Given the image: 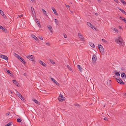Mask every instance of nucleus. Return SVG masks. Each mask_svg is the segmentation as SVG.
Returning <instances> with one entry per match:
<instances>
[{
    "label": "nucleus",
    "mask_w": 126,
    "mask_h": 126,
    "mask_svg": "<svg viewBox=\"0 0 126 126\" xmlns=\"http://www.w3.org/2000/svg\"><path fill=\"white\" fill-rule=\"evenodd\" d=\"M39 62L43 66L45 67L46 66V65L43 61L40 60Z\"/></svg>",
    "instance_id": "2eb2a0df"
},
{
    "label": "nucleus",
    "mask_w": 126,
    "mask_h": 126,
    "mask_svg": "<svg viewBox=\"0 0 126 126\" xmlns=\"http://www.w3.org/2000/svg\"><path fill=\"white\" fill-rule=\"evenodd\" d=\"M23 15H21L19 16H19L20 17H21L23 16Z\"/></svg>",
    "instance_id": "6e6d98bb"
},
{
    "label": "nucleus",
    "mask_w": 126,
    "mask_h": 126,
    "mask_svg": "<svg viewBox=\"0 0 126 126\" xmlns=\"http://www.w3.org/2000/svg\"><path fill=\"white\" fill-rule=\"evenodd\" d=\"M9 114H10L9 112L7 113L6 114V115L7 116H8L9 115Z\"/></svg>",
    "instance_id": "8fccbe9b"
},
{
    "label": "nucleus",
    "mask_w": 126,
    "mask_h": 126,
    "mask_svg": "<svg viewBox=\"0 0 126 126\" xmlns=\"http://www.w3.org/2000/svg\"><path fill=\"white\" fill-rule=\"evenodd\" d=\"M32 110L34 111H35V110L34 109H32Z\"/></svg>",
    "instance_id": "e2e57ef3"
},
{
    "label": "nucleus",
    "mask_w": 126,
    "mask_h": 126,
    "mask_svg": "<svg viewBox=\"0 0 126 126\" xmlns=\"http://www.w3.org/2000/svg\"><path fill=\"white\" fill-rule=\"evenodd\" d=\"M125 95L126 96V93H125Z\"/></svg>",
    "instance_id": "338daca9"
},
{
    "label": "nucleus",
    "mask_w": 126,
    "mask_h": 126,
    "mask_svg": "<svg viewBox=\"0 0 126 126\" xmlns=\"http://www.w3.org/2000/svg\"><path fill=\"white\" fill-rule=\"evenodd\" d=\"M32 38H34L35 40H36V41H37L38 40V39L34 35L32 34Z\"/></svg>",
    "instance_id": "a211bd4d"
},
{
    "label": "nucleus",
    "mask_w": 126,
    "mask_h": 126,
    "mask_svg": "<svg viewBox=\"0 0 126 126\" xmlns=\"http://www.w3.org/2000/svg\"><path fill=\"white\" fill-rule=\"evenodd\" d=\"M75 106H79V104H77V103L75 104Z\"/></svg>",
    "instance_id": "3c124183"
},
{
    "label": "nucleus",
    "mask_w": 126,
    "mask_h": 126,
    "mask_svg": "<svg viewBox=\"0 0 126 126\" xmlns=\"http://www.w3.org/2000/svg\"><path fill=\"white\" fill-rule=\"evenodd\" d=\"M98 48L101 53H103L104 52V50L102 46L100 44H98Z\"/></svg>",
    "instance_id": "7ed1b4c3"
},
{
    "label": "nucleus",
    "mask_w": 126,
    "mask_h": 126,
    "mask_svg": "<svg viewBox=\"0 0 126 126\" xmlns=\"http://www.w3.org/2000/svg\"><path fill=\"white\" fill-rule=\"evenodd\" d=\"M0 57L5 60H8V57L7 56L4 55H0Z\"/></svg>",
    "instance_id": "423d86ee"
},
{
    "label": "nucleus",
    "mask_w": 126,
    "mask_h": 126,
    "mask_svg": "<svg viewBox=\"0 0 126 126\" xmlns=\"http://www.w3.org/2000/svg\"><path fill=\"white\" fill-rule=\"evenodd\" d=\"M10 92L11 93H13L12 92V91H10Z\"/></svg>",
    "instance_id": "69168bd1"
},
{
    "label": "nucleus",
    "mask_w": 126,
    "mask_h": 126,
    "mask_svg": "<svg viewBox=\"0 0 126 126\" xmlns=\"http://www.w3.org/2000/svg\"><path fill=\"white\" fill-rule=\"evenodd\" d=\"M55 21L57 25H58L59 23L58 20L56 19H55Z\"/></svg>",
    "instance_id": "c85d7f7f"
},
{
    "label": "nucleus",
    "mask_w": 126,
    "mask_h": 126,
    "mask_svg": "<svg viewBox=\"0 0 126 126\" xmlns=\"http://www.w3.org/2000/svg\"><path fill=\"white\" fill-rule=\"evenodd\" d=\"M42 11L44 13L45 15L46 16H47V14H46V12L44 9H42Z\"/></svg>",
    "instance_id": "b1692460"
},
{
    "label": "nucleus",
    "mask_w": 126,
    "mask_h": 126,
    "mask_svg": "<svg viewBox=\"0 0 126 126\" xmlns=\"http://www.w3.org/2000/svg\"><path fill=\"white\" fill-rule=\"evenodd\" d=\"M118 78L119 79L117 81L118 83L121 84H124V82L120 78Z\"/></svg>",
    "instance_id": "0eeeda50"
},
{
    "label": "nucleus",
    "mask_w": 126,
    "mask_h": 126,
    "mask_svg": "<svg viewBox=\"0 0 126 126\" xmlns=\"http://www.w3.org/2000/svg\"><path fill=\"white\" fill-rule=\"evenodd\" d=\"M13 81L14 83L17 86V87L19 86V83L17 82L15 80H13Z\"/></svg>",
    "instance_id": "9b49d317"
},
{
    "label": "nucleus",
    "mask_w": 126,
    "mask_h": 126,
    "mask_svg": "<svg viewBox=\"0 0 126 126\" xmlns=\"http://www.w3.org/2000/svg\"><path fill=\"white\" fill-rule=\"evenodd\" d=\"M64 98L61 94H60V96L58 97V100L61 102H62L64 100Z\"/></svg>",
    "instance_id": "20e7f679"
},
{
    "label": "nucleus",
    "mask_w": 126,
    "mask_h": 126,
    "mask_svg": "<svg viewBox=\"0 0 126 126\" xmlns=\"http://www.w3.org/2000/svg\"><path fill=\"white\" fill-rule=\"evenodd\" d=\"M118 9L120 11L122 12L125 15H126V12L122 9H121L119 7L118 8Z\"/></svg>",
    "instance_id": "4468645a"
},
{
    "label": "nucleus",
    "mask_w": 126,
    "mask_h": 126,
    "mask_svg": "<svg viewBox=\"0 0 126 126\" xmlns=\"http://www.w3.org/2000/svg\"><path fill=\"white\" fill-rule=\"evenodd\" d=\"M102 41L103 42H105L106 43H107V41L104 39H102Z\"/></svg>",
    "instance_id": "4c0bfd02"
},
{
    "label": "nucleus",
    "mask_w": 126,
    "mask_h": 126,
    "mask_svg": "<svg viewBox=\"0 0 126 126\" xmlns=\"http://www.w3.org/2000/svg\"><path fill=\"white\" fill-rule=\"evenodd\" d=\"M87 25L89 27H91V25H92V24L90 22H87Z\"/></svg>",
    "instance_id": "c9c22d12"
},
{
    "label": "nucleus",
    "mask_w": 126,
    "mask_h": 126,
    "mask_svg": "<svg viewBox=\"0 0 126 126\" xmlns=\"http://www.w3.org/2000/svg\"><path fill=\"white\" fill-rule=\"evenodd\" d=\"M121 77L124 79L126 78V74L124 73H121Z\"/></svg>",
    "instance_id": "dca6fc26"
},
{
    "label": "nucleus",
    "mask_w": 126,
    "mask_h": 126,
    "mask_svg": "<svg viewBox=\"0 0 126 126\" xmlns=\"http://www.w3.org/2000/svg\"><path fill=\"white\" fill-rule=\"evenodd\" d=\"M27 57L29 59L32 61H34L35 59V57L32 55H28L27 56Z\"/></svg>",
    "instance_id": "f03ea898"
},
{
    "label": "nucleus",
    "mask_w": 126,
    "mask_h": 126,
    "mask_svg": "<svg viewBox=\"0 0 126 126\" xmlns=\"http://www.w3.org/2000/svg\"><path fill=\"white\" fill-rule=\"evenodd\" d=\"M39 39H40L41 40H43V38H42V37H39Z\"/></svg>",
    "instance_id": "4d7b16f0"
},
{
    "label": "nucleus",
    "mask_w": 126,
    "mask_h": 126,
    "mask_svg": "<svg viewBox=\"0 0 126 126\" xmlns=\"http://www.w3.org/2000/svg\"><path fill=\"white\" fill-rule=\"evenodd\" d=\"M121 1L124 5H125L126 4V2L125 1L123 0H120Z\"/></svg>",
    "instance_id": "bb28decb"
},
{
    "label": "nucleus",
    "mask_w": 126,
    "mask_h": 126,
    "mask_svg": "<svg viewBox=\"0 0 126 126\" xmlns=\"http://www.w3.org/2000/svg\"><path fill=\"white\" fill-rule=\"evenodd\" d=\"M66 6L68 8H69L70 7V6L69 5H66Z\"/></svg>",
    "instance_id": "13d9d810"
},
{
    "label": "nucleus",
    "mask_w": 126,
    "mask_h": 126,
    "mask_svg": "<svg viewBox=\"0 0 126 126\" xmlns=\"http://www.w3.org/2000/svg\"><path fill=\"white\" fill-rule=\"evenodd\" d=\"M36 23L38 24V26L39 27H41V26L40 24V22H39V20L37 19H36Z\"/></svg>",
    "instance_id": "6ab92c4d"
},
{
    "label": "nucleus",
    "mask_w": 126,
    "mask_h": 126,
    "mask_svg": "<svg viewBox=\"0 0 126 126\" xmlns=\"http://www.w3.org/2000/svg\"><path fill=\"white\" fill-rule=\"evenodd\" d=\"M99 2H101V0H97Z\"/></svg>",
    "instance_id": "680f3d73"
},
{
    "label": "nucleus",
    "mask_w": 126,
    "mask_h": 126,
    "mask_svg": "<svg viewBox=\"0 0 126 126\" xmlns=\"http://www.w3.org/2000/svg\"><path fill=\"white\" fill-rule=\"evenodd\" d=\"M47 45V46H49L50 44L49 43H46Z\"/></svg>",
    "instance_id": "603ef678"
},
{
    "label": "nucleus",
    "mask_w": 126,
    "mask_h": 126,
    "mask_svg": "<svg viewBox=\"0 0 126 126\" xmlns=\"http://www.w3.org/2000/svg\"><path fill=\"white\" fill-rule=\"evenodd\" d=\"M63 36H64V37L65 38H67V35L66 34H63Z\"/></svg>",
    "instance_id": "79ce46f5"
},
{
    "label": "nucleus",
    "mask_w": 126,
    "mask_h": 126,
    "mask_svg": "<svg viewBox=\"0 0 126 126\" xmlns=\"http://www.w3.org/2000/svg\"><path fill=\"white\" fill-rule=\"evenodd\" d=\"M50 62L52 63L53 64H55V62H54L53 61L51 60H50Z\"/></svg>",
    "instance_id": "e433bc0d"
},
{
    "label": "nucleus",
    "mask_w": 126,
    "mask_h": 126,
    "mask_svg": "<svg viewBox=\"0 0 126 126\" xmlns=\"http://www.w3.org/2000/svg\"><path fill=\"white\" fill-rule=\"evenodd\" d=\"M122 20L124 22L126 23V19L124 18V19H122Z\"/></svg>",
    "instance_id": "a19ab883"
},
{
    "label": "nucleus",
    "mask_w": 126,
    "mask_h": 126,
    "mask_svg": "<svg viewBox=\"0 0 126 126\" xmlns=\"http://www.w3.org/2000/svg\"><path fill=\"white\" fill-rule=\"evenodd\" d=\"M51 80L53 81V82L56 84L58 86L59 85V84L58 82H57L54 78H51Z\"/></svg>",
    "instance_id": "1a4fd4ad"
},
{
    "label": "nucleus",
    "mask_w": 126,
    "mask_h": 126,
    "mask_svg": "<svg viewBox=\"0 0 126 126\" xmlns=\"http://www.w3.org/2000/svg\"><path fill=\"white\" fill-rule=\"evenodd\" d=\"M0 29H1L5 33H6L7 32V29L5 28H3L0 25Z\"/></svg>",
    "instance_id": "6e6552de"
},
{
    "label": "nucleus",
    "mask_w": 126,
    "mask_h": 126,
    "mask_svg": "<svg viewBox=\"0 0 126 126\" xmlns=\"http://www.w3.org/2000/svg\"><path fill=\"white\" fill-rule=\"evenodd\" d=\"M2 16H3V17L5 18H6V15H4H4H3Z\"/></svg>",
    "instance_id": "37998d69"
},
{
    "label": "nucleus",
    "mask_w": 126,
    "mask_h": 126,
    "mask_svg": "<svg viewBox=\"0 0 126 126\" xmlns=\"http://www.w3.org/2000/svg\"><path fill=\"white\" fill-rule=\"evenodd\" d=\"M17 122L20 123L21 122V120L20 118H18L17 120Z\"/></svg>",
    "instance_id": "c756f323"
},
{
    "label": "nucleus",
    "mask_w": 126,
    "mask_h": 126,
    "mask_svg": "<svg viewBox=\"0 0 126 126\" xmlns=\"http://www.w3.org/2000/svg\"><path fill=\"white\" fill-rule=\"evenodd\" d=\"M31 9L32 14L34 15V14L35 13V11H34V8L32 7H31Z\"/></svg>",
    "instance_id": "aec40b11"
},
{
    "label": "nucleus",
    "mask_w": 126,
    "mask_h": 126,
    "mask_svg": "<svg viewBox=\"0 0 126 126\" xmlns=\"http://www.w3.org/2000/svg\"><path fill=\"white\" fill-rule=\"evenodd\" d=\"M115 75L117 76H120V74L119 73V72H117L115 73Z\"/></svg>",
    "instance_id": "2f4dec72"
},
{
    "label": "nucleus",
    "mask_w": 126,
    "mask_h": 126,
    "mask_svg": "<svg viewBox=\"0 0 126 126\" xmlns=\"http://www.w3.org/2000/svg\"><path fill=\"white\" fill-rule=\"evenodd\" d=\"M118 38L119 39L118 41L119 42L118 43V44L122 46H124V41L123 40V39L121 37H120L119 36L118 37Z\"/></svg>",
    "instance_id": "f257e3e1"
},
{
    "label": "nucleus",
    "mask_w": 126,
    "mask_h": 126,
    "mask_svg": "<svg viewBox=\"0 0 126 126\" xmlns=\"http://www.w3.org/2000/svg\"><path fill=\"white\" fill-rule=\"evenodd\" d=\"M20 57L19 55H17L16 56V57H17V58H18L19 59L20 58Z\"/></svg>",
    "instance_id": "c03bdc74"
},
{
    "label": "nucleus",
    "mask_w": 126,
    "mask_h": 126,
    "mask_svg": "<svg viewBox=\"0 0 126 126\" xmlns=\"http://www.w3.org/2000/svg\"><path fill=\"white\" fill-rule=\"evenodd\" d=\"M91 27V28H92L93 29V30H94L95 29V27L93 25H91V27Z\"/></svg>",
    "instance_id": "f704fd0d"
},
{
    "label": "nucleus",
    "mask_w": 126,
    "mask_h": 126,
    "mask_svg": "<svg viewBox=\"0 0 126 126\" xmlns=\"http://www.w3.org/2000/svg\"><path fill=\"white\" fill-rule=\"evenodd\" d=\"M119 29H122V27L121 26H119Z\"/></svg>",
    "instance_id": "49530a36"
},
{
    "label": "nucleus",
    "mask_w": 126,
    "mask_h": 126,
    "mask_svg": "<svg viewBox=\"0 0 126 126\" xmlns=\"http://www.w3.org/2000/svg\"><path fill=\"white\" fill-rule=\"evenodd\" d=\"M48 29H49L50 32H52V30H51V29H52V28L51 26L49 25H48Z\"/></svg>",
    "instance_id": "4be33fe9"
},
{
    "label": "nucleus",
    "mask_w": 126,
    "mask_h": 126,
    "mask_svg": "<svg viewBox=\"0 0 126 126\" xmlns=\"http://www.w3.org/2000/svg\"><path fill=\"white\" fill-rule=\"evenodd\" d=\"M97 58L96 55L94 54L92 58V60L93 61V63H95L96 62V60Z\"/></svg>",
    "instance_id": "39448f33"
},
{
    "label": "nucleus",
    "mask_w": 126,
    "mask_h": 126,
    "mask_svg": "<svg viewBox=\"0 0 126 126\" xmlns=\"http://www.w3.org/2000/svg\"><path fill=\"white\" fill-rule=\"evenodd\" d=\"M115 41L118 44V43L119 42L118 40H119V39L118 38H118H115Z\"/></svg>",
    "instance_id": "cd10ccee"
},
{
    "label": "nucleus",
    "mask_w": 126,
    "mask_h": 126,
    "mask_svg": "<svg viewBox=\"0 0 126 126\" xmlns=\"http://www.w3.org/2000/svg\"><path fill=\"white\" fill-rule=\"evenodd\" d=\"M67 66L68 68L70 70H72L71 69V68L70 67V66L68 65H67Z\"/></svg>",
    "instance_id": "58836bf2"
},
{
    "label": "nucleus",
    "mask_w": 126,
    "mask_h": 126,
    "mask_svg": "<svg viewBox=\"0 0 126 126\" xmlns=\"http://www.w3.org/2000/svg\"><path fill=\"white\" fill-rule=\"evenodd\" d=\"M78 68L79 70L81 72L82 70V69L81 68L80 65H78Z\"/></svg>",
    "instance_id": "412c9836"
},
{
    "label": "nucleus",
    "mask_w": 126,
    "mask_h": 126,
    "mask_svg": "<svg viewBox=\"0 0 126 126\" xmlns=\"http://www.w3.org/2000/svg\"><path fill=\"white\" fill-rule=\"evenodd\" d=\"M95 15L96 16H97L98 15V14L97 13H95Z\"/></svg>",
    "instance_id": "052dcab7"
},
{
    "label": "nucleus",
    "mask_w": 126,
    "mask_h": 126,
    "mask_svg": "<svg viewBox=\"0 0 126 126\" xmlns=\"http://www.w3.org/2000/svg\"><path fill=\"white\" fill-rule=\"evenodd\" d=\"M115 79H116V80H117V81H118V80L119 79H118H118H117V78H115Z\"/></svg>",
    "instance_id": "bf43d9fd"
},
{
    "label": "nucleus",
    "mask_w": 126,
    "mask_h": 126,
    "mask_svg": "<svg viewBox=\"0 0 126 126\" xmlns=\"http://www.w3.org/2000/svg\"><path fill=\"white\" fill-rule=\"evenodd\" d=\"M104 119L105 120H108V118H107L105 117L104 118Z\"/></svg>",
    "instance_id": "5fc2aeb1"
},
{
    "label": "nucleus",
    "mask_w": 126,
    "mask_h": 126,
    "mask_svg": "<svg viewBox=\"0 0 126 126\" xmlns=\"http://www.w3.org/2000/svg\"><path fill=\"white\" fill-rule=\"evenodd\" d=\"M0 13L2 15H4V14L3 12L2 11L0 10Z\"/></svg>",
    "instance_id": "473e14b6"
},
{
    "label": "nucleus",
    "mask_w": 126,
    "mask_h": 126,
    "mask_svg": "<svg viewBox=\"0 0 126 126\" xmlns=\"http://www.w3.org/2000/svg\"><path fill=\"white\" fill-rule=\"evenodd\" d=\"M16 94L17 95H19V94L20 95L21 94H20V93L18 92H16Z\"/></svg>",
    "instance_id": "a18cd8bd"
},
{
    "label": "nucleus",
    "mask_w": 126,
    "mask_h": 126,
    "mask_svg": "<svg viewBox=\"0 0 126 126\" xmlns=\"http://www.w3.org/2000/svg\"><path fill=\"white\" fill-rule=\"evenodd\" d=\"M7 71V73L9 74V75L12 76H13V74H12V72H11L10 70H6Z\"/></svg>",
    "instance_id": "f3484780"
},
{
    "label": "nucleus",
    "mask_w": 126,
    "mask_h": 126,
    "mask_svg": "<svg viewBox=\"0 0 126 126\" xmlns=\"http://www.w3.org/2000/svg\"><path fill=\"white\" fill-rule=\"evenodd\" d=\"M25 73H24V75H25Z\"/></svg>",
    "instance_id": "774afa93"
},
{
    "label": "nucleus",
    "mask_w": 126,
    "mask_h": 126,
    "mask_svg": "<svg viewBox=\"0 0 126 126\" xmlns=\"http://www.w3.org/2000/svg\"><path fill=\"white\" fill-rule=\"evenodd\" d=\"M23 98L22 99H21L22 100V101H24V100H25V99H24V98L23 97Z\"/></svg>",
    "instance_id": "864d4df0"
},
{
    "label": "nucleus",
    "mask_w": 126,
    "mask_h": 126,
    "mask_svg": "<svg viewBox=\"0 0 126 126\" xmlns=\"http://www.w3.org/2000/svg\"><path fill=\"white\" fill-rule=\"evenodd\" d=\"M114 0L116 3H118V0Z\"/></svg>",
    "instance_id": "09e8293b"
},
{
    "label": "nucleus",
    "mask_w": 126,
    "mask_h": 126,
    "mask_svg": "<svg viewBox=\"0 0 126 126\" xmlns=\"http://www.w3.org/2000/svg\"><path fill=\"white\" fill-rule=\"evenodd\" d=\"M120 19L122 18V17L121 16H120Z\"/></svg>",
    "instance_id": "0e129e2a"
},
{
    "label": "nucleus",
    "mask_w": 126,
    "mask_h": 126,
    "mask_svg": "<svg viewBox=\"0 0 126 126\" xmlns=\"http://www.w3.org/2000/svg\"><path fill=\"white\" fill-rule=\"evenodd\" d=\"M113 30L114 31L116 32H118V30L117 29H116V28H113Z\"/></svg>",
    "instance_id": "7c9ffc66"
},
{
    "label": "nucleus",
    "mask_w": 126,
    "mask_h": 126,
    "mask_svg": "<svg viewBox=\"0 0 126 126\" xmlns=\"http://www.w3.org/2000/svg\"><path fill=\"white\" fill-rule=\"evenodd\" d=\"M12 124V122H10L7 125H6L5 126H10Z\"/></svg>",
    "instance_id": "393cba45"
},
{
    "label": "nucleus",
    "mask_w": 126,
    "mask_h": 126,
    "mask_svg": "<svg viewBox=\"0 0 126 126\" xmlns=\"http://www.w3.org/2000/svg\"><path fill=\"white\" fill-rule=\"evenodd\" d=\"M18 96L20 98V99H22L23 98V96H22L21 95H18Z\"/></svg>",
    "instance_id": "ea45409f"
},
{
    "label": "nucleus",
    "mask_w": 126,
    "mask_h": 126,
    "mask_svg": "<svg viewBox=\"0 0 126 126\" xmlns=\"http://www.w3.org/2000/svg\"><path fill=\"white\" fill-rule=\"evenodd\" d=\"M20 61L23 63L24 64H26V63L25 61L21 57H20V58L19 59Z\"/></svg>",
    "instance_id": "9d476101"
},
{
    "label": "nucleus",
    "mask_w": 126,
    "mask_h": 126,
    "mask_svg": "<svg viewBox=\"0 0 126 126\" xmlns=\"http://www.w3.org/2000/svg\"><path fill=\"white\" fill-rule=\"evenodd\" d=\"M91 27V28H92L93 29V30H94L95 29V27L93 25H91V27Z\"/></svg>",
    "instance_id": "72a5a7b5"
},
{
    "label": "nucleus",
    "mask_w": 126,
    "mask_h": 126,
    "mask_svg": "<svg viewBox=\"0 0 126 126\" xmlns=\"http://www.w3.org/2000/svg\"><path fill=\"white\" fill-rule=\"evenodd\" d=\"M52 10L53 11L55 14L56 15H58V14L57 13V12L56 10L53 7H52L51 8Z\"/></svg>",
    "instance_id": "ddd939ff"
},
{
    "label": "nucleus",
    "mask_w": 126,
    "mask_h": 126,
    "mask_svg": "<svg viewBox=\"0 0 126 126\" xmlns=\"http://www.w3.org/2000/svg\"><path fill=\"white\" fill-rule=\"evenodd\" d=\"M79 38L82 41H84V38H83V37L82 35H81L80 37H79Z\"/></svg>",
    "instance_id": "a878e982"
},
{
    "label": "nucleus",
    "mask_w": 126,
    "mask_h": 126,
    "mask_svg": "<svg viewBox=\"0 0 126 126\" xmlns=\"http://www.w3.org/2000/svg\"><path fill=\"white\" fill-rule=\"evenodd\" d=\"M78 35L79 36V37L81 35V34L80 33H78Z\"/></svg>",
    "instance_id": "de8ad7c7"
},
{
    "label": "nucleus",
    "mask_w": 126,
    "mask_h": 126,
    "mask_svg": "<svg viewBox=\"0 0 126 126\" xmlns=\"http://www.w3.org/2000/svg\"><path fill=\"white\" fill-rule=\"evenodd\" d=\"M32 100L35 103L37 104L38 105H40V103L38 102L37 100L36 99L33 98Z\"/></svg>",
    "instance_id": "f8f14e48"
},
{
    "label": "nucleus",
    "mask_w": 126,
    "mask_h": 126,
    "mask_svg": "<svg viewBox=\"0 0 126 126\" xmlns=\"http://www.w3.org/2000/svg\"><path fill=\"white\" fill-rule=\"evenodd\" d=\"M90 46L93 48H94L95 47V46L94 44L92 43H90Z\"/></svg>",
    "instance_id": "5701e85b"
}]
</instances>
